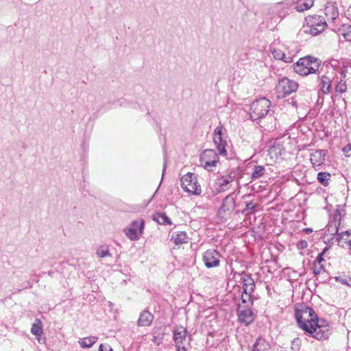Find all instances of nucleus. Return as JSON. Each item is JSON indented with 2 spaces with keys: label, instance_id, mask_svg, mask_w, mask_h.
Segmentation results:
<instances>
[{
  "label": "nucleus",
  "instance_id": "nucleus-9",
  "mask_svg": "<svg viewBox=\"0 0 351 351\" xmlns=\"http://www.w3.org/2000/svg\"><path fill=\"white\" fill-rule=\"evenodd\" d=\"M199 162L205 169L212 171L219 162V156L214 149H205L200 154Z\"/></svg>",
  "mask_w": 351,
  "mask_h": 351
},
{
  "label": "nucleus",
  "instance_id": "nucleus-5",
  "mask_svg": "<svg viewBox=\"0 0 351 351\" xmlns=\"http://www.w3.org/2000/svg\"><path fill=\"white\" fill-rule=\"evenodd\" d=\"M239 168L232 169L228 173L218 176L215 182V188L217 193L228 191L232 183L237 179L239 174Z\"/></svg>",
  "mask_w": 351,
  "mask_h": 351
},
{
  "label": "nucleus",
  "instance_id": "nucleus-54",
  "mask_svg": "<svg viewBox=\"0 0 351 351\" xmlns=\"http://www.w3.org/2000/svg\"><path fill=\"white\" fill-rule=\"evenodd\" d=\"M311 231H312V230H311V229H308V230H307V232H311Z\"/></svg>",
  "mask_w": 351,
  "mask_h": 351
},
{
  "label": "nucleus",
  "instance_id": "nucleus-11",
  "mask_svg": "<svg viewBox=\"0 0 351 351\" xmlns=\"http://www.w3.org/2000/svg\"><path fill=\"white\" fill-rule=\"evenodd\" d=\"M221 255L215 249L211 248L207 250L202 254V261L207 269L217 267L220 265V258Z\"/></svg>",
  "mask_w": 351,
  "mask_h": 351
},
{
  "label": "nucleus",
  "instance_id": "nucleus-6",
  "mask_svg": "<svg viewBox=\"0 0 351 351\" xmlns=\"http://www.w3.org/2000/svg\"><path fill=\"white\" fill-rule=\"evenodd\" d=\"M298 88V84L295 81L286 77L279 79L276 86L277 97L284 98L295 92Z\"/></svg>",
  "mask_w": 351,
  "mask_h": 351
},
{
  "label": "nucleus",
  "instance_id": "nucleus-29",
  "mask_svg": "<svg viewBox=\"0 0 351 351\" xmlns=\"http://www.w3.org/2000/svg\"><path fill=\"white\" fill-rule=\"evenodd\" d=\"M31 332L36 336H40L43 334L42 322L39 319H36V322L32 324Z\"/></svg>",
  "mask_w": 351,
  "mask_h": 351
},
{
  "label": "nucleus",
  "instance_id": "nucleus-14",
  "mask_svg": "<svg viewBox=\"0 0 351 351\" xmlns=\"http://www.w3.org/2000/svg\"><path fill=\"white\" fill-rule=\"evenodd\" d=\"M236 207L234 193H232L227 195L223 199L222 204L219 210V215L226 214V213L232 212Z\"/></svg>",
  "mask_w": 351,
  "mask_h": 351
},
{
  "label": "nucleus",
  "instance_id": "nucleus-16",
  "mask_svg": "<svg viewBox=\"0 0 351 351\" xmlns=\"http://www.w3.org/2000/svg\"><path fill=\"white\" fill-rule=\"evenodd\" d=\"M317 79L319 92L323 94L329 93L332 88V81L330 78L323 75L322 76H317Z\"/></svg>",
  "mask_w": 351,
  "mask_h": 351
},
{
  "label": "nucleus",
  "instance_id": "nucleus-7",
  "mask_svg": "<svg viewBox=\"0 0 351 351\" xmlns=\"http://www.w3.org/2000/svg\"><path fill=\"white\" fill-rule=\"evenodd\" d=\"M181 186L186 193L199 195L202 193L201 186L199 184L197 176L193 173H187L181 178Z\"/></svg>",
  "mask_w": 351,
  "mask_h": 351
},
{
  "label": "nucleus",
  "instance_id": "nucleus-23",
  "mask_svg": "<svg viewBox=\"0 0 351 351\" xmlns=\"http://www.w3.org/2000/svg\"><path fill=\"white\" fill-rule=\"evenodd\" d=\"M328 20L334 21L339 16V10L335 3H328L324 9Z\"/></svg>",
  "mask_w": 351,
  "mask_h": 351
},
{
  "label": "nucleus",
  "instance_id": "nucleus-22",
  "mask_svg": "<svg viewBox=\"0 0 351 351\" xmlns=\"http://www.w3.org/2000/svg\"><path fill=\"white\" fill-rule=\"evenodd\" d=\"M189 237L186 232L179 231L173 232L171 234V240L174 243L175 245H182L186 243L189 241Z\"/></svg>",
  "mask_w": 351,
  "mask_h": 351
},
{
  "label": "nucleus",
  "instance_id": "nucleus-39",
  "mask_svg": "<svg viewBox=\"0 0 351 351\" xmlns=\"http://www.w3.org/2000/svg\"><path fill=\"white\" fill-rule=\"evenodd\" d=\"M273 56L275 59L280 60L283 59L284 52L280 49H274L272 51Z\"/></svg>",
  "mask_w": 351,
  "mask_h": 351
},
{
  "label": "nucleus",
  "instance_id": "nucleus-45",
  "mask_svg": "<svg viewBox=\"0 0 351 351\" xmlns=\"http://www.w3.org/2000/svg\"><path fill=\"white\" fill-rule=\"evenodd\" d=\"M167 167V165H166V162H164V164H163V170H162V176L164 175V173H165V169Z\"/></svg>",
  "mask_w": 351,
  "mask_h": 351
},
{
  "label": "nucleus",
  "instance_id": "nucleus-10",
  "mask_svg": "<svg viewBox=\"0 0 351 351\" xmlns=\"http://www.w3.org/2000/svg\"><path fill=\"white\" fill-rule=\"evenodd\" d=\"M223 127L222 125L217 126L213 132V141L221 156L227 155L226 146L228 145V136L223 132Z\"/></svg>",
  "mask_w": 351,
  "mask_h": 351
},
{
  "label": "nucleus",
  "instance_id": "nucleus-13",
  "mask_svg": "<svg viewBox=\"0 0 351 351\" xmlns=\"http://www.w3.org/2000/svg\"><path fill=\"white\" fill-rule=\"evenodd\" d=\"M297 313H299L302 315V322L307 323L309 327H311V325L313 326L320 322L317 314L312 308L305 306L301 311L296 310L295 314Z\"/></svg>",
  "mask_w": 351,
  "mask_h": 351
},
{
  "label": "nucleus",
  "instance_id": "nucleus-49",
  "mask_svg": "<svg viewBox=\"0 0 351 351\" xmlns=\"http://www.w3.org/2000/svg\"><path fill=\"white\" fill-rule=\"evenodd\" d=\"M238 179H241V176H239V178L237 177ZM237 180V185L239 186V180L236 179Z\"/></svg>",
  "mask_w": 351,
  "mask_h": 351
},
{
  "label": "nucleus",
  "instance_id": "nucleus-2",
  "mask_svg": "<svg viewBox=\"0 0 351 351\" xmlns=\"http://www.w3.org/2000/svg\"><path fill=\"white\" fill-rule=\"evenodd\" d=\"M320 61L313 56H306L300 58L293 64L294 71L300 75L306 76L310 74L316 73L319 71Z\"/></svg>",
  "mask_w": 351,
  "mask_h": 351
},
{
  "label": "nucleus",
  "instance_id": "nucleus-35",
  "mask_svg": "<svg viewBox=\"0 0 351 351\" xmlns=\"http://www.w3.org/2000/svg\"><path fill=\"white\" fill-rule=\"evenodd\" d=\"M301 341L299 338H295L291 341V351H299Z\"/></svg>",
  "mask_w": 351,
  "mask_h": 351
},
{
  "label": "nucleus",
  "instance_id": "nucleus-53",
  "mask_svg": "<svg viewBox=\"0 0 351 351\" xmlns=\"http://www.w3.org/2000/svg\"><path fill=\"white\" fill-rule=\"evenodd\" d=\"M177 351H181V347H178V348H177Z\"/></svg>",
  "mask_w": 351,
  "mask_h": 351
},
{
  "label": "nucleus",
  "instance_id": "nucleus-21",
  "mask_svg": "<svg viewBox=\"0 0 351 351\" xmlns=\"http://www.w3.org/2000/svg\"><path fill=\"white\" fill-rule=\"evenodd\" d=\"M252 351H272V349L269 343L260 337L256 339L252 346Z\"/></svg>",
  "mask_w": 351,
  "mask_h": 351
},
{
  "label": "nucleus",
  "instance_id": "nucleus-34",
  "mask_svg": "<svg viewBox=\"0 0 351 351\" xmlns=\"http://www.w3.org/2000/svg\"><path fill=\"white\" fill-rule=\"evenodd\" d=\"M335 90L337 93H343L347 90V86L346 82L341 79L340 81L335 86Z\"/></svg>",
  "mask_w": 351,
  "mask_h": 351
},
{
  "label": "nucleus",
  "instance_id": "nucleus-47",
  "mask_svg": "<svg viewBox=\"0 0 351 351\" xmlns=\"http://www.w3.org/2000/svg\"><path fill=\"white\" fill-rule=\"evenodd\" d=\"M181 351H186V348L184 346H181Z\"/></svg>",
  "mask_w": 351,
  "mask_h": 351
},
{
  "label": "nucleus",
  "instance_id": "nucleus-4",
  "mask_svg": "<svg viewBox=\"0 0 351 351\" xmlns=\"http://www.w3.org/2000/svg\"><path fill=\"white\" fill-rule=\"evenodd\" d=\"M306 26L304 27V32L313 36L322 33L327 27L325 18L320 15H309L305 18Z\"/></svg>",
  "mask_w": 351,
  "mask_h": 351
},
{
  "label": "nucleus",
  "instance_id": "nucleus-32",
  "mask_svg": "<svg viewBox=\"0 0 351 351\" xmlns=\"http://www.w3.org/2000/svg\"><path fill=\"white\" fill-rule=\"evenodd\" d=\"M351 70V64L349 62H343L342 66L340 68L341 79H344L348 73Z\"/></svg>",
  "mask_w": 351,
  "mask_h": 351
},
{
  "label": "nucleus",
  "instance_id": "nucleus-18",
  "mask_svg": "<svg viewBox=\"0 0 351 351\" xmlns=\"http://www.w3.org/2000/svg\"><path fill=\"white\" fill-rule=\"evenodd\" d=\"M255 315L250 308L241 309L239 313V320L247 326L254 320Z\"/></svg>",
  "mask_w": 351,
  "mask_h": 351
},
{
  "label": "nucleus",
  "instance_id": "nucleus-48",
  "mask_svg": "<svg viewBox=\"0 0 351 351\" xmlns=\"http://www.w3.org/2000/svg\"><path fill=\"white\" fill-rule=\"evenodd\" d=\"M347 234V235H350V232L348 231H346L345 232H342L341 234Z\"/></svg>",
  "mask_w": 351,
  "mask_h": 351
},
{
  "label": "nucleus",
  "instance_id": "nucleus-42",
  "mask_svg": "<svg viewBox=\"0 0 351 351\" xmlns=\"http://www.w3.org/2000/svg\"><path fill=\"white\" fill-rule=\"evenodd\" d=\"M280 60H282L285 62H291L292 61V58L289 56H286L285 53H284V57H283V59H281Z\"/></svg>",
  "mask_w": 351,
  "mask_h": 351
},
{
  "label": "nucleus",
  "instance_id": "nucleus-52",
  "mask_svg": "<svg viewBox=\"0 0 351 351\" xmlns=\"http://www.w3.org/2000/svg\"><path fill=\"white\" fill-rule=\"evenodd\" d=\"M348 12L350 13V14H351V4H350V6L348 8Z\"/></svg>",
  "mask_w": 351,
  "mask_h": 351
},
{
  "label": "nucleus",
  "instance_id": "nucleus-26",
  "mask_svg": "<svg viewBox=\"0 0 351 351\" xmlns=\"http://www.w3.org/2000/svg\"><path fill=\"white\" fill-rule=\"evenodd\" d=\"M97 339V337L90 336L80 339L78 343L82 348H90L96 343Z\"/></svg>",
  "mask_w": 351,
  "mask_h": 351
},
{
  "label": "nucleus",
  "instance_id": "nucleus-1",
  "mask_svg": "<svg viewBox=\"0 0 351 351\" xmlns=\"http://www.w3.org/2000/svg\"><path fill=\"white\" fill-rule=\"evenodd\" d=\"M295 319L300 328L317 340L326 339L331 334L328 325H322L319 323H317L313 326L311 325V327H309L307 323L302 322V315L299 313H296Z\"/></svg>",
  "mask_w": 351,
  "mask_h": 351
},
{
  "label": "nucleus",
  "instance_id": "nucleus-25",
  "mask_svg": "<svg viewBox=\"0 0 351 351\" xmlns=\"http://www.w3.org/2000/svg\"><path fill=\"white\" fill-rule=\"evenodd\" d=\"M152 219L160 225H171V220L164 213H156L152 215Z\"/></svg>",
  "mask_w": 351,
  "mask_h": 351
},
{
  "label": "nucleus",
  "instance_id": "nucleus-43",
  "mask_svg": "<svg viewBox=\"0 0 351 351\" xmlns=\"http://www.w3.org/2000/svg\"><path fill=\"white\" fill-rule=\"evenodd\" d=\"M306 245H307L306 241H301V246H302V247H306Z\"/></svg>",
  "mask_w": 351,
  "mask_h": 351
},
{
  "label": "nucleus",
  "instance_id": "nucleus-38",
  "mask_svg": "<svg viewBox=\"0 0 351 351\" xmlns=\"http://www.w3.org/2000/svg\"><path fill=\"white\" fill-rule=\"evenodd\" d=\"M255 208V206L253 204L252 202H249L246 203L245 208L242 211L243 213H245L246 215L251 214L254 209Z\"/></svg>",
  "mask_w": 351,
  "mask_h": 351
},
{
  "label": "nucleus",
  "instance_id": "nucleus-46",
  "mask_svg": "<svg viewBox=\"0 0 351 351\" xmlns=\"http://www.w3.org/2000/svg\"><path fill=\"white\" fill-rule=\"evenodd\" d=\"M319 321H320V322H319V324H322V325H326V324H325V322H325V320H324V319H319Z\"/></svg>",
  "mask_w": 351,
  "mask_h": 351
},
{
  "label": "nucleus",
  "instance_id": "nucleus-3",
  "mask_svg": "<svg viewBox=\"0 0 351 351\" xmlns=\"http://www.w3.org/2000/svg\"><path fill=\"white\" fill-rule=\"evenodd\" d=\"M271 101L265 97H261L253 101L250 108V117L255 121H260L269 114Z\"/></svg>",
  "mask_w": 351,
  "mask_h": 351
},
{
  "label": "nucleus",
  "instance_id": "nucleus-28",
  "mask_svg": "<svg viewBox=\"0 0 351 351\" xmlns=\"http://www.w3.org/2000/svg\"><path fill=\"white\" fill-rule=\"evenodd\" d=\"M339 32L347 41L351 42V25H342V27L339 29Z\"/></svg>",
  "mask_w": 351,
  "mask_h": 351
},
{
  "label": "nucleus",
  "instance_id": "nucleus-27",
  "mask_svg": "<svg viewBox=\"0 0 351 351\" xmlns=\"http://www.w3.org/2000/svg\"><path fill=\"white\" fill-rule=\"evenodd\" d=\"M265 172V169L263 166L256 165L254 166L253 171L251 174V178L253 180H255L261 177H262Z\"/></svg>",
  "mask_w": 351,
  "mask_h": 351
},
{
  "label": "nucleus",
  "instance_id": "nucleus-12",
  "mask_svg": "<svg viewBox=\"0 0 351 351\" xmlns=\"http://www.w3.org/2000/svg\"><path fill=\"white\" fill-rule=\"evenodd\" d=\"M143 229V219H138L132 221L130 227L124 230V232L130 240L136 241L140 238Z\"/></svg>",
  "mask_w": 351,
  "mask_h": 351
},
{
  "label": "nucleus",
  "instance_id": "nucleus-19",
  "mask_svg": "<svg viewBox=\"0 0 351 351\" xmlns=\"http://www.w3.org/2000/svg\"><path fill=\"white\" fill-rule=\"evenodd\" d=\"M326 152L323 149H317L311 154L310 160L312 165L315 166H321L325 160Z\"/></svg>",
  "mask_w": 351,
  "mask_h": 351
},
{
  "label": "nucleus",
  "instance_id": "nucleus-30",
  "mask_svg": "<svg viewBox=\"0 0 351 351\" xmlns=\"http://www.w3.org/2000/svg\"><path fill=\"white\" fill-rule=\"evenodd\" d=\"M330 178V174L329 173L319 172L317 174L318 181L325 186L328 185Z\"/></svg>",
  "mask_w": 351,
  "mask_h": 351
},
{
  "label": "nucleus",
  "instance_id": "nucleus-24",
  "mask_svg": "<svg viewBox=\"0 0 351 351\" xmlns=\"http://www.w3.org/2000/svg\"><path fill=\"white\" fill-rule=\"evenodd\" d=\"M314 4V0H298L294 4V9L298 12L309 10Z\"/></svg>",
  "mask_w": 351,
  "mask_h": 351
},
{
  "label": "nucleus",
  "instance_id": "nucleus-40",
  "mask_svg": "<svg viewBox=\"0 0 351 351\" xmlns=\"http://www.w3.org/2000/svg\"><path fill=\"white\" fill-rule=\"evenodd\" d=\"M342 151L346 156H350L351 155V144H348L345 146Z\"/></svg>",
  "mask_w": 351,
  "mask_h": 351
},
{
  "label": "nucleus",
  "instance_id": "nucleus-51",
  "mask_svg": "<svg viewBox=\"0 0 351 351\" xmlns=\"http://www.w3.org/2000/svg\"><path fill=\"white\" fill-rule=\"evenodd\" d=\"M333 62H335V64H332V66H337V60H333Z\"/></svg>",
  "mask_w": 351,
  "mask_h": 351
},
{
  "label": "nucleus",
  "instance_id": "nucleus-20",
  "mask_svg": "<svg viewBox=\"0 0 351 351\" xmlns=\"http://www.w3.org/2000/svg\"><path fill=\"white\" fill-rule=\"evenodd\" d=\"M154 315L148 311H143L139 315L137 325L138 326H149L152 324Z\"/></svg>",
  "mask_w": 351,
  "mask_h": 351
},
{
  "label": "nucleus",
  "instance_id": "nucleus-44",
  "mask_svg": "<svg viewBox=\"0 0 351 351\" xmlns=\"http://www.w3.org/2000/svg\"><path fill=\"white\" fill-rule=\"evenodd\" d=\"M53 274H54V271H48L49 276L52 278L53 276Z\"/></svg>",
  "mask_w": 351,
  "mask_h": 351
},
{
  "label": "nucleus",
  "instance_id": "nucleus-36",
  "mask_svg": "<svg viewBox=\"0 0 351 351\" xmlns=\"http://www.w3.org/2000/svg\"><path fill=\"white\" fill-rule=\"evenodd\" d=\"M335 279L337 282H339L341 283L342 285H346L348 286L351 287V279H350V278L348 279L345 276H335Z\"/></svg>",
  "mask_w": 351,
  "mask_h": 351
},
{
  "label": "nucleus",
  "instance_id": "nucleus-17",
  "mask_svg": "<svg viewBox=\"0 0 351 351\" xmlns=\"http://www.w3.org/2000/svg\"><path fill=\"white\" fill-rule=\"evenodd\" d=\"M258 124L265 131L271 132L276 128V119L269 114L264 119L260 120Z\"/></svg>",
  "mask_w": 351,
  "mask_h": 351
},
{
  "label": "nucleus",
  "instance_id": "nucleus-55",
  "mask_svg": "<svg viewBox=\"0 0 351 351\" xmlns=\"http://www.w3.org/2000/svg\"><path fill=\"white\" fill-rule=\"evenodd\" d=\"M348 243H349L350 246H351V241H350Z\"/></svg>",
  "mask_w": 351,
  "mask_h": 351
},
{
  "label": "nucleus",
  "instance_id": "nucleus-33",
  "mask_svg": "<svg viewBox=\"0 0 351 351\" xmlns=\"http://www.w3.org/2000/svg\"><path fill=\"white\" fill-rule=\"evenodd\" d=\"M312 269H313V274L315 276L319 274H321L322 272L326 271L324 266L322 263H319V264L313 263Z\"/></svg>",
  "mask_w": 351,
  "mask_h": 351
},
{
  "label": "nucleus",
  "instance_id": "nucleus-37",
  "mask_svg": "<svg viewBox=\"0 0 351 351\" xmlns=\"http://www.w3.org/2000/svg\"><path fill=\"white\" fill-rule=\"evenodd\" d=\"M328 247H326L323 251L318 254L317 257L316 258V259L313 261V263H315V264H319V263H322V262L324 261V256L325 255V254L328 251Z\"/></svg>",
  "mask_w": 351,
  "mask_h": 351
},
{
  "label": "nucleus",
  "instance_id": "nucleus-8",
  "mask_svg": "<svg viewBox=\"0 0 351 351\" xmlns=\"http://www.w3.org/2000/svg\"><path fill=\"white\" fill-rule=\"evenodd\" d=\"M239 276H240L241 281L243 282L242 302L246 303L248 300L252 304V294L255 289L254 281L250 274L242 272Z\"/></svg>",
  "mask_w": 351,
  "mask_h": 351
},
{
  "label": "nucleus",
  "instance_id": "nucleus-50",
  "mask_svg": "<svg viewBox=\"0 0 351 351\" xmlns=\"http://www.w3.org/2000/svg\"><path fill=\"white\" fill-rule=\"evenodd\" d=\"M238 179H241V176H239V178L237 177ZM237 180V185L239 186V180L236 179Z\"/></svg>",
  "mask_w": 351,
  "mask_h": 351
},
{
  "label": "nucleus",
  "instance_id": "nucleus-15",
  "mask_svg": "<svg viewBox=\"0 0 351 351\" xmlns=\"http://www.w3.org/2000/svg\"><path fill=\"white\" fill-rule=\"evenodd\" d=\"M187 330L182 326H177L173 330V338L177 348L181 347L183 341L186 339Z\"/></svg>",
  "mask_w": 351,
  "mask_h": 351
},
{
  "label": "nucleus",
  "instance_id": "nucleus-31",
  "mask_svg": "<svg viewBox=\"0 0 351 351\" xmlns=\"http://www.w3.org/2000/svg\"><path fill=\"white\" fill-rule=\"evenodd\" d=\"M96 254L97 256L100 258H104L107 256H110L111 254L110 253L109 249L108 247L106 246H99L97 251Z\"/></svg>",
  "mask_w": 351,
  "mask_h": 351
},
{
  "label": "nucleus",
  "instance_id": "nucleus-41",
  "mask_svg": "<svg viewBox=\"0 0 351 351\" xmlns=\"http://www.w3.org/2000/svg\"><path fill=\"white\" fill-rule=\"evenodd\" d=\"M104 346L103 344H101V345L99 346V350H98V351H104ZM106 348H108V350H106V351H113V349L111 348V346H110L107 345V346H106Z\"/></svg>",
  "mask_w": 351,
  "mask_h": 351
}]
</instances>
